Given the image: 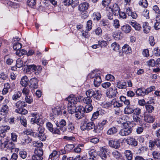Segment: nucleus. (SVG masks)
<instances>
[{
  "label": "nucleus",
  "mask_w": 160,
  "mask_h": 160,
  "mask_svg": "<svg viewBox=\"0 0 160 160\" xmlns=\"http://www.w3.org/2000/svg\"><path fill=\"white\" fill-rule=\"evenodd\" d=\"M19 154L20 157L22 159L25 158L27 155V153L26 152L23 150L20 151Z\"/></svg>",
  "instance_id": "nucleus-59"
},
{
  "label": "nucleus",
  "mask_w": 160,
  "mask_h": 160,
  "mask_svg": "<svg viewBox=\"0 0 160 160\" xmlns=\"http://www.w3.org/2000/svg\"><path fill=\"white\" fill-rule=\"evenodd\" d=\"M29 79L26 76L23 77L21 79L20 84L23 86L26 87L27 86Z\"/></svg>",
  "instance_id": "nucleus-31"
},
{
  "label": "nucleus",
  "mask_w": 160,
  "mask_h": 160,
  "mask_svg": "<svg viewBox=\"0 0 160 160\" xmlns=\"http://www.w3.org/2000/svg\"><path fill=\"white\" fill-rule=\"evenodd\" d=\"M142 28L144 33H147L149 32L150 30V27L148 26V24L147 22L143 23Z\"/></svg>",
  "instance_id": "nucleus-32"
},
{
  "label": "nucleus",
  "mask_w": 160,
  "mask_h": 160,
  "mask_svg": "<svg viewBox=\"0 0 160 160\" xmlns=\"http://www.w3.org/2000/svg\"><path fill=\"white\" fill-rule=\"evenodd\" d=\"M88 155L90 157L89 159L92 158L93 160H94V158H96L97 153L95 149H92L89 151Z\"/></svg>",
  "instance_id": "nucleus-29"
},
{
  "label": "nucleus",
  "mask_w": 160,
  "mask_h": 160,
  "mask_svg": "<svg viewBox=\"0 0 160 160\" xmlns=\"http://www.w3.org/2000/svg\"><path fill=\"white\" fill-rule=\"evenodd\" d=\"M126 141L128 144L132 146L135 147L138 145V141L133 138H130L127 139Z\"/></svg>",
  "instance_id": "nucleus-17"
},
{
  "label": "nucleus",
  "mask_w": 160,
  "mask_h": 160,
  "mask_svg": "<svg viewBox=\"0 0 160 160\" xmlns=\"http://www.w3.org/2000/svg\"><path fill=\"white\" fill-rule=\"evenodd\" d=\"M124 154L126 158L128 160H132V153L131 151L129 150L125 151Z\"/></svg>",
  "instance_id": "nucleus-33"
},
{
  "label": "nucleus",
  "mask_w": 160,
  "mask_h": 160,
  "mask_svg": "<svg viewBox=\"0 0 160 160\" xmlns=\"http://www.w3.org/2000/svg\"><path fill=\"white\" fill-rule=\"evenodd\" d=\"M93 20L98 21L101 18V16L99 12H94L92 15Z\"/></svg>",
  "instance_id": "nucleus-38"
},
{
  "label": "nucleus",
  "mask_w": 160,
  "mask_h": 160,
  "mask_svg": "<svg viewBox=\"0 0 160 160\" xmlns=\"http://www.w3.org/2000/svg\"><path fill=\"white\" fill-rule=\"evenodd\" d=\"M112 103L114 107L119 108L122 106V103H120L119 101L114 100L112 101Z\"/></svg>",
  "instance_id": "nucleus-50"
},
{
  "label": "nucleus",
  "mask_w": 160,
  "mask_h": 160,
  "mask_svg": "<svg viewBox=\"0 0 160 160\" xmlns=\"http://www.w3.org/2000/svg\"><path fill=\"white\" fill-rule=\"evenodd\" d=\"M82 98V96L76 97L72 94L70 95L67 98H66V100L68 101V103H70V104L72 105L73 104L75 105L78 102H80Z\"/></svg>",
  "instance_id": "nucleus-5"
},
{
  "label": "nucleus",
  "mask_w": 160,
  "mask_h": 160,
  "mask_svg": "<svg viewBox=\"0 0 160 160\" xmlns=\"http://www.w3.org/2000/svg\"><path fill=\"white\" fill-rule=\"evenodd\" d=\"M88 91L87 92L89 96L92 97V99L96 102H98L101 100L102 95L101 92L99 90H95V91L92 89L88 90Z\"/></svg>",
  "instance_id": "nucleus-2"
},
{
  "label": "nucleus",
  "mask_w": 160,
  "mask_h": 160,
  "mask_svg": "<svg viewBox=\"0 0 160 160\" xmlns=\"http://www.w3.org/2000/svg\"><path fill=\"white\" fill-rule=\"evenodd\" d=\"M92 21L91 20H88L87 22L86 27V30L87 31H90L92 28Z\"/></svg>",
  "instance_id": "nucleus-52"
},
{
  "label": "nucleus",
  "mask_w": 160,
  "mask_h": 160,
  "mask_svg": "<svg viewBox=\"0 0 160 160\" xmlns=\"http://www.w3.org/2000/svg\"><path fill=\"white\" fill-rule=\"evenodd\" d=\"M21 95V93L19 92H16L12 96V99L13 100H16L18 98H20Z\"/></svg>",
  "instance_id": "nucleus-54"
},
{
  "label": "nucleus",
  "mask_w": 160,
  "mask_h": 160,
  "mask_svg": "<svg viewBox=\"0 0 160 160\" xmlns=\"http://www.w3.org/2000/svg\"><path fill=\"white\" fill-rule=\"evenodd\" d=\"M57 128H55L53 133L60 134L66 131L67 128L64 126H61L58 124V123H56Z\"/></svg>",
  "instance_id": "nucleus-10"
},
{
  "label": "nucleus",
  "mask_w": 160,
  "mask_h": 160,
  "mask_svg": "<svg viewBox=\"0 0 160 160\" xmlns=\"http://www.w3.org/2000/svg\"><path fill=\"white\" fill-rule=\"evenodd\" d=\"M138 4L140 6L145 8H147L148 5L147 0H140L139 1Z\"/></svg>",
  "instance_id": "nucleus-47"
},
{
  "label": "nucleus",
  "mask_w": 160,
  "mask_h": 160,
  "mask_svg": "<svg viewBox=\"0 0 160 160\" xmlns=\"http://www.w3.org/2000/svg\"><path fill=\"white\" fill-rule=\"evenodd\" d=\"M89 4L86 2L81 3L79 6V10L82 12H85L88 8Z\"/></svg>",
  "instance_id": "nucleus-18"
},
{
  "label": "nucleus",
  "mask_w": 160,
  "mask_h": 160,
  "mask_svg": "<svg viewBox=\"0 0 160 160\" xmlns=\"http://www.w3.org/2000/svg\"><path fill=\"white\" fill-rule=\"evenodd\" d=\"M148 66L154 67L155 66V61L153 59H151L147 61V62Z\"/></svg>",
  "instance_id": "nucleus-60"
},
{
  "label": "nucleus",
  "mask_w": 160,
  "mask_h": 160,
  "mask_svg": "<svg viewBox=\"0 0 160 160\" xmlns=\"http://www.w3.org/2000/svg\"><path fill=\"white\" fill-rule=\"evenodd\" d=\"M118 93L117 88L115 87L110 88L106 92V95L109 98H114Z\"/></svg>",
  "instance_id": "nucleus-8"
},
{
  "label": "nucleus",
  "mask_w": 160,
  "mask_h": 160,
  "mask_svg": "<svg viewBox=\"0 0 160 160\" xmlns=\"http://www.w3.org/2000/svg\"><path fill=\"white\" fill-rule=\"evenodd\" d=\"M38 81L37 78H33L30 80L29 86L32 88H38Z\"/></svg>",
  "instance_id": "nucleus-15"
},
{
  "label": "nucleus",
  "mask_w": 160,
  "mask_h": 160,
  "mask_svg": "<svg viewBox=\"0 0 160 160\" xmlns=\"http://www.w3.org/2000/svg\"><path fill=\"white\" fill-rule=\"evenodd\" d=\"M145 107L147 112L149 113H152L154 110V108L149 104L145 105Z\"/></svg>",
  "instance_id": "nucleus-35"
},
{
  "label": "nucleus",
  "mask_w": 160,
  "mask_h": 160,
  "mask_svg": "<svg viewBox=\"0 0 160 160\" xmlns=\"http://www.w3.org/2000/svg\"><path fill=\"white\" fill-rule=\"evenodd\" d=\"M84 108L82 106H78L76 108L75 115L76 117L80 119L83 117L85 113Z\"/></svg>",
  "instance_id": "nucleus-7"
},
{
  "label": "nucleus",
  "mask_w": 160,
  "mask_h": 160,
  "mask_svg": "<svg viewBox=\"0 0 160 160\" xmlns=\"http://www.w3.org/2000/svg\"><path fill=\"white\" fill-rule=\"evenodd\" d=\"M8 106L6 105H2L0 111V114L4 115L8 112Z\"/></svg>",
  "instance_id": "nucleus-28"
},
{
  "label": "nucleus",
  "mask_w": 160,
  "mask_h": 160,
  "mask_svg": "<svg viewBox=\"0 0 160 160\" xmlns=\"http://www.w3.org/2000/svg\"><path fill=\"white\" fill-rule=\"evenodd\" d=\"M26 53L27 51L23 49L18 50L16 52V55L20 57L26 54Z\"/></svg>",
  "instance_id": "nucleus-48"
},
{
  "label": "nucleus",
  "mask_w": 160,
  "mask_h": 160,
  "mask_svg": "<svg viewBox=\"0 0 160 160\" xmlns=\"http://www.w3.org/2000/svg\"><path fill=\"white\" fill-rule=\"evenodd\" d=\"M99 114V111H97L94 112L92 115V118H91V120L92 121H94L98 118Z\"/></svg>",
  "instance_id": "nucleus-56"
},
{
  "label": "nucleus",
  "mask_w": 160,
  "mask_h": 160,
  "mask_svg": "<svg viewBox=\"0 0 160 160\" xmlns=\"http://www.w3.org/2000/svg\"><path fill=\"white\" fill-rule=\"evenodd\" d=\"M126 82L123 81H118L116 84V87L119 89L125 88H126Z\"/></svg>",
  "instance_id": "nucleus-24"
},
{
  "label": "nucleus",
  "mask_w": 160,
  "mask_h": 160,
  "mask_svg": "<svg viewBox=\"0 0 160 160\" xmlns=\"http://www.w3.org/2000/svg\"><path fill=\"white\" fill-rule=\"evenodd\" d=\"M58 152L56 150H53L49 156L48 160H53L54 157L56 156Z\"/></svg>",
  "instance_id": "nucleus-55"
},
{
  "label": "nucleus",
  "mask_w": 160,
  "mask_h": 160,
  "mask_svg": "<svg viewBox=\"0 0 160 160\" xmlns=\"http://www.w3.org/2000/svg\"><path fill=\"white\" fill-rule=\"evenodd\" d=\"M94 131L96 133H99L102 132L103 129V127H101L98 125V126H95L94 128Z\"/></svg>",
  "instance_id": "nucleus-42"
},
{
  "label": "nucleus",
  "mask_w": 160,
  "mask_h": 160,
  "mask_svg": "<svg viewBox=\"0 0 160 160\" xmlns=\"http://www.w3.org/2000/svg\"><path fill=\"white\" fill-rule=\"evenodd\" d=\"M42 70V68L41 66L39 65L37 66L35 65V68L33 72H34L36 75H37L41 72Z\"/></svg>",
  "instance_id": "nucleus-45"
},
{
  "label": "nucleus",
  "mask_w": 160,
  "mask_h": 160,
  "mask_svg": "<svg viewBox=\"0 0 160 160\" xmlns=\"http://www.w3.org/2000/svg\"><path fill=\"white\" fill-rule=\"evenodd\" d=\"M15 111L16 112L21 114H26L28 113L27 110L23 108L19 109H16Z\"/></svg>",
  "instance_id": "nucleus-57"
},
{
  "label": "nucleus",
  "mask_w": 160,
  "mask_h": 160,
  "mask_svg": "<svg viewBox=\"0 0 160 160\" xmlns=\"http://www.w3.org/2000/svg\"><path fill=\"white\" fill-rule=\"evenodd\" d=\"M122 51L123 53L126 54H128L132 52L131 48L128 45L125 44L122 47Z\"/></svg>",
  "instance_id": "nucleus-26"
},
{
  "label": "nucleus",
  "mask_w": 160,
  "mask_h": 160,
  "mask_svg": "<svg viewBox=\"0 0 160 160\" xmlns=\"http://www.w3.org/2000/svg\"><path fill=\"white\" fill-rule=\"evenodd\" d=\"M117 132V129L116 127H113L109 128L107 132L108 135H111L114 134Z\"/></svg>",
  "instance_id": "nucleus-36"
},
{
  "label": "nucleus",
  "mask_w": 160,
  "mask_h": 160,
  "mask_svg": "<svg viewBox=\"0 0 160 160\" xmlns=\"http://www.w3.org/2000/svg\"><path fill=\"white\" fill-rule=\"evenodd\" d=\"M106 10L108 11V12L107 13V15L108 18L110 20H112L113 18V15L115 16H118L119 12L120 11V9L118 5L116 3L114 4L112 6L108 7L106 8Z\"/></svg>",
  "instance_id": "nucleus-1"
},
{
  "label": "nucleus",
  "mask_w": 160,
  "mask_h": 160,
  "mask_svg": "<svg viewBox=\"0 0 160 160\" xmlns=\"http://www.w3.org/2000/svg\"><path fill=\"white\" fill-rule=\"evenodd\" d=\"M107 152V149L105 147H102L100 148L99 156L102 159L105 160L109 159L110 156L108 154H106Z\"/></svg>",
  "instance_id": "nucleus-9"
},
{
  "label": "nucleus",
  "mask_w": 160,
  "mask_h": 160,
  "mask_svg": "<svg viewBox=\"0 0 160 160\" xmlns=\"http://www.w3.org/2000/svg\"><path fill=\"white\" fill-rule=\"evenodd\" d=\"M93 107L92 104L86 105L84 107L85 113H88L92 111Z\"/></svg>",
  "instance_id": "nucleus-37"
},
{
  "label": "nucleus",
  "mask_w": 160,
  "mask_h": 160,
  "mask_svg": "<svg viewBox=\"0 0 160 160\" xmlns=\"http://www.w3.org/2000/svg\"><path fill=\"white\" fill-rule=\"evenodd\" d=\"M26 106L27 104L25 102L21 100L17 102L16 103V106L18 108V109L22 108L25 107Z\"/></svg>",
  "instance_id": "nucleus-30"
},
{
  "label": "nucleus",
  "mask_w": 160,
  "mask_h": 160,
  "mask_svg": "<svg viewBox=\"0 0 160 160\" xmlns=\"http://www.w3.org/2000/svg\"><path fill=\"white\" fill-rule=\"evenodd\" d=\"M14 144L12 142L6 140L2 142L1 140H0V148L2 149H5V150L7 151L8 150H11L14 148Z\"/></svg>",
  "instance_id": "nucleus-4"
},
{
  "label": "nucleus",
  "mask_w": 160,
  "mask_h": 160,
  "mask_svg": "<svg viewBox=\"0 0 160 160\" xmlns=\"http://www.w3.org/2000/svg\"><path fill=\"white\" fill-rule=\"evenodd\" d=\"M133 109L131 106H127L124 109V112L125 114H130L133 112Z\"/></svg>",
  "instance_id": "nucleus-27"
},
{
  "label": "nucleus",
  "mask_w": 160,
  "mask_h": 160,
  "mask_svg": "<svg viewBox=\"0 0 160 160\" xmlns=\"http://www.w3.org/2000/svg\"><path fill=\"white\" fill-rule=\"evenodd\" d=\"M31 115L33 117V118L31 119V122L32 123H35L38 125V123L40 120V114L36 112H34L32 113Z\"/></svg>",
  "instance_id": "nucleus-12"
},
{
  "label": "nucleus",
  "mask_w": 160,
  "mask_h": 160,
  "mask_svg": "<svg viewBox=\"0 0 160 160\" xmlns=\"http://www.w3.org/2000/svg\"><path fill=\"white\" fill-rule=\"evenodd\" d=\"M52 112L53 114L55 115H58L61 114L62 113L61 109L58 107L52 109Z\"/></svg>",
  "instance_id": "nucleus-43"
},
{
  "label": "nucleus",
  "mask_w": 160,
  "mask_h": 160,
  "mask_svg": "<svg viewBox=\"0 0 160 160\" xmlns=\"http://www.w3.org/2000/svg\"><path fill=\"white\" fill-rule=\"evenodd\" d=\"M121 29L124 33H128L131 31V28L129 25L126 24L121 26Z\"/></svg>",
  "instance_id": "nucleus-25"
},
{
  "label": "nucleus",
  "mask_w": 160,
  "mask_h": 160,
  "mask_svg": "<svg viewBox=\"0 0 160 160\" xmlns=\"http://www.w3.org/2000/svg\"><path fill=\"white\" fill-rule=\"evenodd\" d=\"M27 5L29 7L33 8L36 5V0H27Z\"/></svg>",
  "instance_id": "nucleus-39"
},
{
  "label": "nucleus",
  "mask_w": 160,
  "mask_h": 160,
  "mask_svg": "<svg viewBox=\"0 0 160 160\" xmlns=\"http://www.w3.org/2000/svg\"><path fill=\"white\" fill-rule=\"evenodd\" d=\"M155 86H152L148 88L147 89L144 88V95L149 94L150 92L155 90Z\"/></svg>",
  "instance_id": "nucleus-40"
},
{
  "label": "nucleus",
  "mask_w": 160,
  "mask_h": 160,
  "mask_svg": "<svg viewBox=\"0 0 160 160\" xmlns=\"http://www.w3.org/2000/svg\"><path fill=\"white\" fill-rule=\"evenodd\" d=\"M23 61L21 58H18L16 61V66L18 68L22 67L23 65Z\"/></svg>",
  "instance_id": "nucleus-58"
},
{
  "label": "nucleus",
  "mask_w": 160,
  "mask_h": 160,
  "mask_svg": "<svg viewBox=\"0 0 160 160\" xmlns=\"http://www.w3.org/2000/svg\"><path fill=\"white\" fill-rule=\"evenodd\" d=\"M144 119L145 121L148 123H152L154 121V117L152 116L149 114H146L144 115Z\"/></svg>",
  "instance_id": "nucleus-21"
},
{
  "label": "nucleus",
  "mask_w": 160,
  "mask_h": 160,
  "mask_svg": "<svg viewBox=\"0 0 160 160\" xmlns=\"http://www.w3.org/2000/svg\"><path fill=\"white\" fill-rule=\"evenodd\" d=\"M109 145L111 147L116 149L120 147V144L119 141L115 139L110 140L108 141Z\"/></svg>",
  "instance_id": "nucleus-13"
},
{
  "label": "nucleus",
  "mask_w": 160,
  "mask_h": 160,
  "mask_svg": "<svg viewBox=\"0 0 160 160\" xmlns=\"http://www.w3.org/2000/svg\"><path fill=\"white\" fill-rule=\"evenodd\" d=\"M131 125H129L127 128H124L120 130L119 134L122 136H126L129 135L132 132V129L131 128Z\"/></svg>",
  "instance_id": "nucleus-11"
},
{
  "label": "nucleus",
  "mask_w": 160,
  "mask_h": 160,
  "mask_svg": "<svg viewBox=\"0 0 160 160\" xmlns=\"http://www.w3.org/2000/svg\"><path fill=\"white\" fill-rule=\"evenodd\" d=\"M36 136H38L39 139L42 141H44L46 138L44 132L39 133V134H37Z\"/></svg>",
  "instance_id": "nucleus-63"
},
{
  "label": "nucleus",
  "mask_w": 160,
  "mask_h": 160,
  "mask_svg": "<svg viewBox=\"0 0 160 160\" xmlns=\"http://www.w3.org/2000/svg\"><path fill=\"white\" fill-rule=\"evenodd\" d=\"M111 0H103L102 2V4L104 7L108 8V6L111 3Z\"/></svg>",
  "instance_id": "nucleus-64"
},
{
  "label": "nucleus",
  "mask_w": 160,
  "mask_h": 160,
  "mask_svg": "<svg viewBox=\"0 0 160 160\" xmlns=\"http://www.w3.org/2000/svg\"><path fill=\"white\" fill-rule=\"evenodd\" d=\"M95 124L92 121L88 122L86 120H84L80 126V129L82 131H89L93 129L95 127Z\"/></svg>",
  "instance_id": "nucleus-3"
},
{
  "label": "nucleus",
  "mask_w": 160,
  "mask_h": 160,
  "mask_svg": "<svg viewBox=\"0 0 160 160\" xmlns=\"http://www.w3.org/2000/svg\"><path fill=\"white\" fill-rule=\"evenodd\" d=\"M128 23L136 30L139 31L141 28L140 25L134 20L129 21Z\"/></svg>",
  "instance_id": "nucleus-16"
},
{
  "label": "nucleus",
  "mask_w": 160,
  "mask_h": 160,
  "mask_svg": "<svg viewBox=\"0 0 160 160\" xmlns=\"http://www.w3.org/2000/svg\"><path fill=\"white\" fill-rule=\"evenodd\" d=\"M111 48L113 50L117 51L119 50L120 46L118 43L114 42L112 44Z\"/></svg>",
  "instance_id": "nucleus-44"
},
{
  "label": "nucleus",
  "mask_w": 160,
  "mask_h": 160,
  "mask_svg": "<svg viewBox=\"0 0 160 160\" xmlns=\"http://www.w3.org/2000/svg\"><path fill=\"white\" fill-rule=\"evenodd\" d=\"M22 44L18 42H15L13 45V49L16 51L20 50L22 48Z\"/></svg>",
  "instance_id": "nucleus-51"
},
{
  "label": "nucleus",
  "mask_w": 160,
  "mask_h": 160,
  "mask_svg": "<svg viewBox=\"0 0 160 160\" xmlns=\"http://www.w3.org/2000/svg\"><path fill=\"white\" fill-rule=\"evenodd\" d=\"M144 88H138L136 91V94L138 96L144 95Z\"/></svg>",
  "instance_id": "nucleus-49"
},
{
  "label": "nucleus",
  "mask_w": 160,
  "mask_h": 160,
  "mask_svg": "<svg viewBox=\"0 0 160 160\" xmlns=\"http://www.w3.org/2000/svg\"><path fill=\"white\" fill-rule=\"evenodd\" d=\"M35 65L34 64L27 65L26 69L27 72H33L35 68Z\"/></svg>",
  "instance_id": "nucleus-46"
},
{
  "label": "nucleus",
  "mask_w": 160,
  "mask_h": 160,
  "mask_svg": "<svg viewBox=\"0 0 160 160\" xmlns=\"http://www.w3.org/2000/svg\"><path fill=\"white\" fill-rule=\"evenodd\" d=\"M133 118L134 122L139 123L142 118V115H133Z\"/></svg>",
  "instance_id": "nucleus-34"
},
{
  "label": "nucleus",
  "mask_w": 160,
  "mask_h": 160,
  "mask_svg": "<svg viewBox=\"0 0 160 160\" xmlns=\"http://www.w3.org/2000/svg\"><path fill=\"white\" fill-rule=\"evenodd\" d=\"M35 154L32 156L33 160H42L43 158L42 157L43 155V151L41 148H38L36 149L34 152Z\"/></svg>",
  "instance_id": "nucleus-6"
},
{
  "label": "nucleus",
  "mask_w": 160,
  "mask_h": 160,
  "mask_svg": "<svg viewBox=\"0 0 160 160\" xmlns=\"http://www.w3.org/2000/svg\"><path fill=\"white\" fill-rule=\"evenodd\" d=\"M102 82L101 77L98 75H96L93 79L94 85L95 87H98L100 85Z\"/></svg>",
  "instance_id": "nucleus-22"
},
{
  "label": "nucleus",
  "mask_w": 160,
  "mask_h": 160,
  "mask_svg": "<svg viewBox=\"0 0 160 160\" xmlns=\"http://www.w3.org/2000/svg\"><path fill=\"white\" fill-rule=\"evenodd\" d=\"M68 103V110L69 113L72 114L76 112V107L75 105Z\"/></svg>",
  "instance_id": "nucleus-23"
},
{
  "label": "nucleus",
  "mask_w": 160,
  "mask_h": 160,
  "mask_svg": "<svg viewBox=\"0 0 160 160\" xmlns=\"http://www.w3.org/2000/svg\"><path fill=\"white\" fill-rule=\"evenodd\" d=\"M129 119V117L126 115H124L122 116L119 120V122L121 124H127L128 126L131 125L132 122L128 121Z\"/></svg>",
  "instance_id": "nucleus-14"
},
{
  "label": "nucleus",
  "mask_w": 160,
  "mask_h": 160,
  "mask_svg": "<svg viewBox=\"0 0 160 160\" xmlns=\"http://www.w3.org/2000/svg\"><path fill=\"white\" fill-rule=\"evenodd\" d=\"M46 127L47 129L50 132H54V130L52 124L50 122H48L46 123Z\"/></svg>",
  "instance_id": "nucleus-53"
},
{
  "label": "nucleus",
  "mask_w": 160,
  "mask_h": 160,
  "mask_svg": "<svg viewBox=\"0 0 160 160\" xmlns=\"http://www.w3.org/2000/svg\"><path fill=\"white\" fill-rule=\"evenodd\" d=\"M88 90L86 91L85 94L87 97H84L82 99L83 102L84 103L86 104V105L91 104L92 102L91 96H89L88 94H87V92H88ZM87 94L88 93H87Z\"/></svg>",
  "instance_id": "nucleus-20"
},
{
  "label": "nucleus",
  "mask_w": 160,
  "mask_h": 160,
  "mask_svg": "<svg viewBox=\"0 0 160 160\" xmlns=\"http://www.w3.org/2000/svg\"><path fill=\"white\" fill-rule=\"evenodd\" d=\"M120 101L123 102L127 106H130V102L128 99H127L126 98L123 96H121L120 97Z\"/></svg>",
  "instance_id": "nucleus-41"
},
{
  "label": "nucleus",
  "mask_w": 160,
  "mask_h": 160,
  "mask_svg": "<svg viewBox=\"0 0 160 160\" xmlns=\"http://www.w3.org/2000/svg\"><path fill=\"white\" fill-rule=\"evenodd\" d=\"M122 34L120 31L117 30L113 32L112 36L115 40H118L122 38Z\"/></svg>",
  "instance_id": "nucleus-19"
},
{
  "label": "nucleus",
  "mask_w": 160,
  "mask_h": 160,
  "mask_svg": "<svg viewBox=\"0 0 160 160\" xmlns=\"http://www.w3.org/2000/svg\"><path fill=\"white\" fill-rule=\"evenodd\" d=\"M133 115H141L140 114L141 112V109L138 108H136L133 109Z\"/></svg>",
  "instance_id": "nucleus-61"
},
{
  "label": "nucleus",
  "mask_w": 160,
  "mask_h": 160,
  "mask_svg": "<svg viewBox=\"0 0 160 160\" xmlns=\"http://www.w3.org/2000/svg\"><path fill=\"white\" fill-rule=\"evenodd\" d=\"M33 145L35 147L39 148H41L43 145V143L40 141L33 142Z\"/></svg>",
  "instance_id": "nucleus-62"
}]
</instances>
